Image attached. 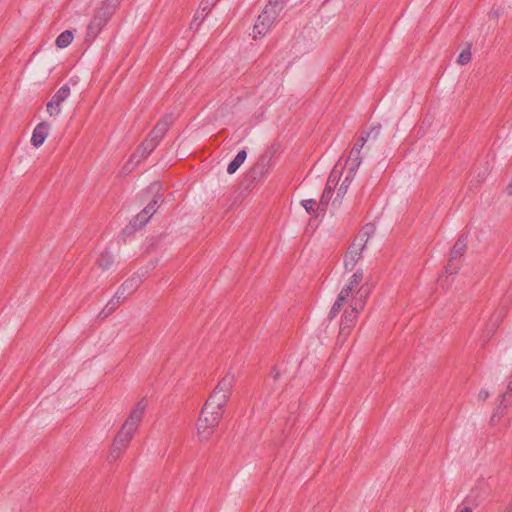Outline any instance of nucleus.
Instances as JSON below:
<instances>
[{
    "label": "nucleus",
    "mask_w": 512,
    "mask_h": 512,
    "mask_svg": "<svg viewBox=\"0 0 512 512\" xmlns=\"http://www.w3.org/2000/svg\"><path fill=\"white\" fill-rule=\"evenodd\" d=\"M381 130V125L377 124L373 127H371L370 131H366V133H371L370 139L376 140Z\"/></svg>",
    "instance_id": "obj_39"
},
{
    "label": "nucleus",
    "mask_w": 512,
    "mask_h": 512,
    "mask_svg": "<svg viewBox=\"0 0 512 512\" xmlns=\"http://www.w3.org/2000/svg\"><path fill=\"white\" fill-rule=\"evenodd\" d=\"M111 314H112V313H108V312H107V307H104V308L99 312V314H98L97 318H98L99 320H101V321H102V320L106 319V318H107L109 315H111Z\"/></svg>",
    "instance_id": "obj_41"
},
{
    "label": "nucleus",
    "mask_w": 512,
    "mask_h": 512,
    "mask_svg": "<svg viewBox=\"0 0 512 512\" xmlns=\"http://www.w3.org/2000/svg\"><path fill=\"white\" fill-rule=\"evenodd\" d=\"M504 512H512V499H511V502L509 503V505L507 506V508L505 509Z\"/></svg>",
    "instance_id": "obj_46"
},
{
    "label": "nucleus",
    "mask_w": 512,
    "mask_h": 512,
    "mask_svg": "<svg viewBox=\"0 0 512 512\" xmlns=\"http://www.w3.org/2000/svg\"><path fill=\"white\" fill-rule=\"evenodd\" d=\"M471 61V51L470 46L466 49L462 50L457 58V63L460 65H466Z\"/></svg>",
    "instance_id": "obj_30"
},
{
    "label": "nucleus",
    "mask_w": 512,
    "mask_h": 512,
    "mask_svg": "<svg viewBox=\"0 0 512 512\" xmlns=\"http://www.w3.org/2000/svg\"><path fill=\"white\" fill-rule=\"evenodd\" d=\"M116 11V7L103 0L87 26L85 41L95 40Z\"/></svg>",
    "instance_id": "obj_3"
},
{
    "label": "nucleus",
    "mask_w": 512,
    "mask_h": 512,
    "mask_svg": "<svg viewBox=\"0 0 512 512\" xmlns=\"http://www.w3.org/2000/svg\"><path fill=\"white\" fill-rule=\"evenodd\" d=\"M287 0H269L268 4L272 5L273 7L277 8L278 10H283Z\"/></svg>",
    "instance_id": "obj_40"
},
{
    "label": "nucleus",
    "mask_w": 512,
    "mask_h": 512,
    "mask_svg": "<svg viewBox=\"0 0 512 512\" xmlns=\"http://www.w3.org/2000/svg\"><path fill=\"white\" fill-rule=\"evenodd\" d=\"M218 0H202L200 3V9L208 14L211 8L216 4Z\"/></svg>",
    "instance_id": "obj_36"
},
{
    "label": "nucleus",
    "mask_w": 512,
    "mask_h": 512,
    "mask_svg": "<svg viewBox=\"0 0 512 512\" xmlns=\"http://www.w3.org/2000/svg\"><path fill=\"white\" fill-rule=\"evenodd\" d=\"M271 165V157L263 154L258 161L249 169L244 177L247 187L257 183L269 171Z\"/></svg>",
    "instance_id": "obj_7"
},
{
    "label": "nucleus",
    "mask_w": 512,
    "mask_h": 512,
    "mask_svg": "<svg viewBox=\"0 0 512 512\" xmlns=\"http://www.w3.org/2000/svg\"><path fill=\"white\" fill-rule=\"evenodd\" d=\"M333 196V192L329 191V189H324L320 201L317 206V211H321L323 214L326 212L328 204Z\"/></svg>",
    "instance_id": "obj_26"
},
{
    "label": "nucleus",
    "mask_w": 512,
    "mask_h": 512,
    "mask_svg": "<svg viewBox=\"0 0 512 512\" xmlns=\"http://www.w3.org/2000/svg\"><path fill=\"white\" fill-rule=\"evenodd\" d=\"M354 290H341L336 301L334 302L330 312L329 318L333 319L341 310L342 306L348 302L351 292Z\"/></svg>",
    "instance_id": "obj_20"
},
{
    "label": "nucleus",
    "mask_w": 512,
    "mask_h": 512,
    "mask_svg": "<svg viewBox=\"0 0 512 512\" xmlns=\"http://www.w3.org/2000/svg\"><path fill=\"white\" fill-rule=\"evenodd\" d=\"M70 95V87L67 84L61 86L47 103L46 108L50 117L59 115L61 111V103Z\"/></svg>",
    "instance_id": "obj_8"
},
{
    "label": "nucleus",
    "mask_w": 512,
    "mask_h": 512,
    "mask_svg": "<svg viewBox=\"0 0 512 512\" xmlns=\"http://www.w3.org/2000/svg\"><path fill=\"white\" fill-rule=\"evenodd\" d=\"M461 512H472V509L470 507H465L461 510Z\"/></svg>",
    "instance_id": "obj_47"
},
{
    "label": "nucleus",
    "mask_w": 512,
    "mask_h": 512,
    "mask_svg": "<svg viewBox=\"0 0 512 512\" xmlns=\"http://www.w3.org/2000/svg\"><path fill=\"white\" fill-rule=\"evenodd\" d=\"M355 175H356V172H352L350 170H347L345 178L342 181V183L339 186V188L337 189L336 197H335V199L332 202V206L333 207H339L340 206L341 199L346 194V192L348 190V187H349L350 183L352 182V180L354 179Z\"/></svg>",
    "instance_id": "obj_17"
},
{
    "label": "nucleus",
    "mask_w": 512,
    "mask_h": 512,
    "mask_svg": "<svg viewBox=\"0 0 512 512\" xmlns=\"http://www.w3.org/2000/svg\"><path fill=\"white\" fill-rule=\"evenodd\" d=\"M151 214H147L142 211H140L134 218L130 221V223L123 229V234L125 236H130L135 231L140 230L143 228L146 223L151 219Z\"/></svg>",
    "instance_id": "obj_14"
},
{
    "label": "nucleus",
    "mask_w": 512,
    "mask_h": 512,
    "mask_svg": "<svg viewBox=\"0 0 512 512\" xmlns=\"http://www.w3.org/2000/svg\"><path fill=\"white\" fill-rule=\"evenodd\" d=\"M496 321H501V315H498Z\"/></svg>",
    "instance_id": "obj_48"
},
{
    "label": "nucleus",
    "mask_w": 512,
    "mask_h": 512,
    "mask_svg": "<svg viewBox=\"0 0 512 512\" xmlns=\"http://www.w3.org/2000/svg\"><path fill=\"white\" fill-rule=\"evenodd\" d=\"M511 400H512V374L509 376L506 392H504L500 395V403H499L498 409H500L501 407L506 408L508 405H510Z\"/></svg>",
    "instance_id": "obj_24"
},
{
    "label": "nucleus",
    "mask_w": 512,
    "mask_h": 512,
    "mask_svg": "<svg viewBox=\"0 0 512 512\" xmlns=\"http://www.w3.org/2000/svg\"><path fill=\"white\" fill-rule=\"evenodd\" d=\"M366 243L367 242L357 240V237L354 238L344 258L346 268L351 266L352 269L355 266L356 262L361 257V252L365 248Z\"/></svg>",
    "instance_id": "obj_11"
},
{
    "label": "nucleus",
    "mask_w": 512,
    "mask_h": 512,
    "mask_svg": "<svg viewBox=\"0 0 512 512\" xmlns=\"http://www.w3.org/2000/svg\"><path fill=\"white\" fill-rule=\"evenodd\" d=\"M507 193L508 195H512V180L511 183L507 186Z\"/></svg>",
    "instance_id": "obj_45"
},
{
    "label": "nucleus",
    "mask_w": 512,
    "mask_h": 512,
    "mask_svg": "<svg viewBox=\"0 0 512 512\" xmlns=\"http://www.w3.org/2000/svg\"><path fill=\"white\" fill-rule=\"evenodd\" d=\"M147 274L148 272L145 269L138 270L130 278L125 280L122 284V288H139L147 278Z\"/></svg>",
    "instance_id": "obj_18"
},
{
    "label": "nucleus",
    "mask_w": 512,
    "mask_h": 512,
    "mask_svg": "<svg viewBox=\"0 0 512 512\" xmlns=\"http://www.w3.org/2000/svg\"><path fill=\"white\" fill-rule=\"evenodd\" d=\"M280 371L278 370L277 366H274L271 371V376L275 381H277L280 378Z\"/></svg>",
    "instance_id": "obj_42"
},
{
    "label": "nucleus",
    "mask_w": 512,
    "mask_h": 512,
    "mask_svg": "<svg viewBox=\"0 0 512 512\" xmlns=\"http://www.w3.org/2000/svg\"><path fill=\"white\" fill-rule=\"evenodd\" d=\"M280 12L281 10L267 4L254 24V38L263 37L270 30Z\"/></svg>",
    "instance_id": "obj_5"
},
{
    "label": "nucleus",
    "mask_w": 512,
    "mask_h": 512,
    "mask_svg": "<svg viewBox=\"0 0 512 512\" xmlns=\"http://www.w3.org/2000/svg\"><path fill=\"white\" fill-rule=\"evenodd\" d=\"M207 15L208 14H206V11L203 12L201 9L198 10L196 12V14L194 15V18L191 22L190 27L193 28L195 26L197 29L201 25V23L204 21V19L206 18Z\"/></svg>",
    "instance_id": "obj_34"
},
{
    "label": "nucleus",
    "mask_w": 512,
    "mask_h": 512,
    "mask_svg": "<svg viewBox=\"0 0 512 512\" xmlns=\"http://www.w3.org/2000/svg\"><path fill=\"white\" fill-rule=\"evenodd\" d=\"M301 205L308 214H313L315 218L319 216L321 211H317L318 203L314 199H306L301 201Z\"/></svg>",
    "instance_id": "obj_28"
},
{
    "label": "nucleus",
    "mask_w": 512,
    "mask_h": 512,
    "mask_svg": "<svg viewBox=\"0 0 512 512\" xmlns=\"http://www.w3.org/2000/svg\"><path fill=\"white\" fill-rule=\"evenodd\" d=\"M339 178H340V176L338 175L336 169L334 168L328 177V180L326 182L324 189H329V191L333 192L338 184Z\"/></svg>",
    "instance_id": "obj_29"
},
{
    "label": "nucleus",
    "mask_w": 512,
    "mask_h": 512,
    "mask_svg": "<svg viewBox=\"0 0 512 512\" xmlns=\"http://www.w3.org/2000/svg\"><path fill=\"white\" fill-rule=\"evenodd\" d=\"M235 383L234 375L231 373H227L216 385L214 390L219 391L227 395L228 397L232 394V388Z\"/></svg>",
    "instance_id": "obj_19"
},
{
    "label": "nucleus",
    "mask_w": 512,
    "mask_h": 512,
    "mask_svg": "<svg viewBox=\"0 0 512 512\" xmlns=\"http://www.w3.org/2000/svg\"><path fill=\"white\" fill-rule=\"evenodd\" d=\"M129 295H130V293H126V290H117L115 295L113 296V298H115L116 300L120 301V303H122V301L127 299Z\"/></svg>",
    "instance_id": "obj_38"
},
{
    "label": "nucleus",
    "mask_w": 512,
    "mask_h": 512,
    "mask_svg": "<svg viewBox=\"0 0 512 512\" xmlns=\"http://www.w3.org/2000/svg\"><path fill=\"white\" fill-rule=\"evenodd\" d=\"M146 406V401L143 398L138 401L135 407L131 410L120 431L114 438L113 443H115L116 447L118 445L123 449L127 448L134 436L136 429L142 421Z\"/></svg>",
    "instance_id": "obj_1"
},
{
    "label": "nucleus",
    "mask_w": 512,
    "mask_h": 512,
    "mask_svg": "<svg viewBox=\"0 0 512 512\" xmlns=\"http://www.w3.org/2000/svg\"><path fill=\"white\" fill-rule=\"evenodd\" d=\"M360 152L361 151L357 150V148L351 149L349 156L345 163V168L347 170H350L352 172H357V169L359 168V166L362 162V157L360 155Z\"/></svg>",
    "instance_id": "obj_21"
},
{
    "label": "nucleus",
    "mask_w": 512,
    "mask_h": 512,
    "mask_svg": "<svg viewBox=\"0 0 512 512\" xmlns=\"http://www.w3.org/2000/svg\"><path fill=\"white\" fill-rule=\"evenodd\" d=\"M371 133H366V131L361 132L360 136L356 140L354 146L352 148H357L360 150L364 147L365 143L370 139Z\"/></svg>",
    "instance_id": "obj_32"
},
{
    "label": "nucleus",
    "mask_w": 512,
    "mask_h": 512,
    "mask_svg": "<svg viewBox=\"0 0 512 512\" xmlns=\"http://www.w3.org/2000/svg\"><path fill=\"white\" fill-rule=\"evenodd\" d=\"M161 184L154 182L150 184L146 190L147 193H154L152 200L143 208L144 212L153 216L157 209L160 207V203L163 202V194L160 192Z\"/></svg>",
    "instance_id": "obj_10"
},
{
    "label": "nucleus",
    "mask_w": 512,
    "mask_h": 512,
    "mask_svg": "<svg viewBox=\"0 0 512 512\" xmlns=\"http://www.w3.org/2000/svg\"><path fill=\"white\" fill-rule=\"evenodd\" d=\"M368 296L369 290H354L351 292L347 302L349 304L350 311L359 314V312L364 308Z\"/></svg>",
    "instance_id": "obj_12"
},
{
    "label": "nucleus",
    "mask_w": 512,
    "mask_h": 512,
    "mask_svg": "<svg viewBox=\"0 0 512 512\" xmlns=\"http://www.w3.org/2000/svg\"><path fill=\"white\" fill-rule=\"evenodd\" d=\"M120 301L116 300L115 298H111L110 301L106 304L105 307H107V312L108 313H113L117 308L118 306L120 305Z\"/></svg>",
    "instance_id": "obj_37"
},
{
    "label": "nucleus",
    "mask_w": 512,
    "mask_h": 512,
    "mask_svg": "<svg viewBox=\"0 0 512 512\" xmlns=\"http://www.w3.org/2000/svg\"><path fill=\"white\" fill-rule=\"evenodd\" d=\"M156 147L157 145L155 142L146 137L130 156L124 166V169L129 171L133 170L141 161L145 160L156 149Z\"/></svg>",
    "instance_id": "obj_6"
},
{
    "label": "nucleus",
    "mask_w": 512,
    "mask_h": 512,
    "mask_svg": "<svg viewBox=\"0 0 512 512\" xmlns=\"http://www.w3.org/2000/svg\"><path fill=\"white\" fill-rule=\"evenodd\" d=\"M468 235L461 234L456 240L455 244L450 250L449 259L445 266V276L441 275L437 279V284L440 286L451 285L448 278L457 273L460 268V259L465 254L467 249Z\"/></svg>",
    "instance_id": "obj_2"
},
{
    "label": "nucleus",
    "mask_w": 512,
    "mask_h": 512,
    "mask_svg": "<svg viewBox=\"0 0 512 512\" xmlns=\"http://www.w3.org/2000/svg\"><path fill=\"white\" fill-rule=\"evenodd\" d=\"M358 314L353 311L345 310L340 323L339 337L346 338L350 335L352 329L355 327L357 322Z\"/></svg>",
    "instance_id": "obj_13"
},
{
    "label": "nucleus",
    "mask_w": 512,
    "mask_h": 512,
    "mask_svg": "<svg viewBox=\"0 0 512 512\" xmlns=\"http://www.w3.org/2000/svg\"><path fill=\"white\" fill-rule=\"evenodd\" d=\"M371 133H366V131L361 132L360 136L356 140L354 146L352 148H357L360 150L364 147L365 143L370 139Z\"/></svg>",
    "instance_id": "obj_31"
},
{
    "label": "nucleus",
    "mask_w": 512,
    "mask_h": 512,
    "mask_svg": "<svg viewBox=\"0 0 512 512\" xmlns=\"http://www.w3.org/2000/svg\"><path fill=\"white\" fill-rule=\"evenodd\" d=\"M363 279L362 272H355L351 277L349 282L344 286V288H354L360 284Z\"/></svg>",
    "instance_id": "obj_33"
},
{
    "label": "nucleus",
    "mask_w": 512,
    "mask_h": 512,
    "mask_svg": "<svg viewBox=\"0 0 512 512\" xmlns=\"http://www.w3.org/2000/svg\"><path fill=\"white\" fill-rule=\"evenodd\" d=\"M73 33L70 30H65L56 38L55 44L58 48H66L73 41Z\"/></svg>",
    "instance_id": "obj_25"
},
{
    "label": "nucleus",
    "mask_w": 512,
    "mask_h": 512,
    "mask_svg": "<svg viewBox=\"0 0 512 512\" xmlns=\"http://www.w3.org/2000/svg\"><path fill=\"white\" fill-rule=\"evenodd\" d=\"M375 233V226L372 223L366 224L357 234V240L367 242Z\"/></svg>",
    "instance_id": "obj_27"
},
{
    "label": "nucleus",
    "mask_w": 512,
    "mask_h": 512,
    "mask_svg": "<svg viewBox=\"0 0 512 512\" xmlns=\"http://www.w3.org/2000/svg\"><path fill=\"white\" fill-rule=\"evenodd\" d=\"M230 397L227 395L220 393L219 391L213 390L206 400L205 404L207 406H211L213 409H218L220 411H225V407L227 405Z\"/></svg>",
    "instance_id": "obj_16"
},
{
    "label": "nucleus",
    "mask_w": 512,
    "mask_h": 512,
    "mask_svg": "<svg viewBox=\"0 0 512 512\" xmlns=\"http://www.w3.org/2000/svg\"><path fill=\"white\" fill-rule=\"evenodd\" d=\"M106 2H108L109 4L113 5L114 7H116L118 9V7L120 6L122 0H105Z\"/></svg>",
    "instance_id": "obj_44"
},
{
    "label": "nucleus",
    "mask_w": 512,
    "mask_h": 512,
    "mask_svg": "<svg viewBox=\"0 0 512 512\" xmlns=\"http://www.w3.org/2000/svg\"><path fill=\"white\" fill-rule=\"evenodd\" d=\"M174 122L173 114L164 115L153 127L147 137L155 142L158 146L161 140L165 137L170 126Z\"/></svg>",
    "instance_id": "obj_9"
},
{
    "label": "nucleus",
    "mask_w": 512,
    "mask_h": 512,
    "mask_svg": "<svg viewBox=\"0 0 512 512\" xmlns=\"http://www.w3.org/2000/svg\"><path fill=\"white\" fill-rule=\"evenodd\" d=\"M247 158V152L245 149L240 150L235 158L228 164L227 173L232 175L234 174L239 167L244 163Z\"/></svg>",
    "instance_id": "obj_23"
},
{
    "label": "nucleus",
    "mask_w": 512,
    "mask_h": 512,
    "mask_svg": "<svg viewBox=\"0 0 512 512\" xmlns=\"http://www.w3.org/2000/svg\"><path fill=\"white\" fill-rule=\"evenodd\" d=\"M49 129L50 124L48 122L39 123L33 130L31 144L36 148L42 146L48 136Z\"/></svg>",
    "instance_id": "obj_15"
},
{
    "label": "nucleus",
    "mask_w": 512,
    "mask_h": 512,
    "mask_svg": "<svg viewBox=\"0 0 512 512\" xmlns=\"http://www.w3.org/2000/svg\"><path fill=\"white\" fill-rule=\"evenodd\" d=\"M223 414V411L213 409L211 406L204 404L197 421V431L201 441H208L211 438Z\"/></svg>",
    "instance_id": "obj_4"
},
{
    "label": "nucleus",
    "mask_w": 512,
    "mask_h": 512,
    "mask_svg": "<svg viewBox=\"0 0 512 512\" xmlns=\"http://www.w3.org/2000/svg\"><path fill=\"white\" fill-rule=\"evenodd\" d=\"M124 450L125 449L121 448L118 445L116 447L115 443H112V447H111V450H110V453L108 456L109 461L117 460L121 456V454L123 453Z\"/></svg>",
    "instance_id": "obj_35"
},
{
    "label": "nucleus",
    "mask_w": 512,
    "mask_h": 512,
    "mask_svg": "<svg viewBox=\"0 0 512 512\" xmlns=\"http://www.w3.org/2000/svg\"><path fill=\"white\" fill-rule=\"evenodd\" d=\"M115 262L113 254L108 250H103L96 260V265L102 270L110 269Z\"/></svg>",
    "instance_id": "obj_22"
},
{
    "label": "nucleus",
    "mask_w": 512,
    "mask_h": 512,
    "mask_svg": "<svg viewBox=\"0 0 512 512\" xmlns=\"http://www.w3.org/2000/svg\"><path fill=\"white\" fill-rule=\"evenodd\" d=\"M489 397V392L487 390H481L478 394V399L481 401H485Z\"/></svg>",
    "instance_id": "obj_43"
}]
</instances>
